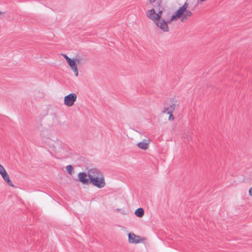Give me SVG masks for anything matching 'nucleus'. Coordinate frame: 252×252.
Returning <instances> with one entry per match:
<instances>
[{
    "instance_id": "f8f14e48",
    "label": "nucleus",
    "mask_w": 252,
    "mask_h": 252,
    "mask_svg": "<svg viewBox=\"0 0 252 252\" xmlns=\"http://www.w3.org/2000/svg\"><path fill=\"white\" fill-rule=\"evenodd\" d=\"M68 64L70 66V67L72 68H74L77 66V65L76 64L75 61H74L73 60L70 59L68 62Z\"/></svg>"
},
{
    "instance_id": "2eb2a0df",
    "label": "nucleus",
    "mask_w": 252,
    "mask_h": 252,
    "mask_svg": "<svg viewBox=\"0 0 252 252\" xmlns=\"http://www.w3.org/2000/svg\"><path fill=\"white\" fill-rule=\"evenodd\" d=\"M73 60L74 61H75L76 64L77 63H78V64L80 63H81L82 60L79 57V58H75L74 59H73Z\"/></svg>"
},
{
    "instance_id": "20e7f679",
    "label": "nucleus",
    "mask_w": 252,
    "mask_h": 252,
    "mask_svg": "<svg viewBox=\"0 0 252 252\" xmlns=\"http://www.w3.org/2000/svg\"><path fill=\"white\" fill-rule=\"evenodd\" d=\"M88 175L90 181L92 179L104 177L103 174L99 170L94 168L88 170Z\"/></svg>"
},
{
    "instance_id": "6ab92c4d",
    "label": "nucleus",
    "mask_w": 252,
    "mask_h": 252,
    "mask_svg": "<svg viewBox=\"0 0 252 252\" xmlns=\"http://www.w3.org/2000/svg\"><path fill=\"white\" fill-rule=\"evenodd\" d=\"M249 193L250 195L252 196V187L250 188Z\"/></svg>"
},
{
    "instance_id": "f257e3e1",
    "label": "nucleus",
    "mask_w": 252,
    "mask_h": 252,
    "mask_svg": "<svg viewBox=\"0 0 252 252\" xmlns=\"http://www.w3.org/2000/svg\"><path fill=\"white\" fill-rule=\"evenodd\" d=\"M154 8L149 10L147 12V16L152 20L156 26L164 32L169 31L167 24L170 23L167 19L164 16L162 17L164 11V7L161 4V0H157L156 3L153 5Z\"/></svg>"
},
{
    "instance_id": "7ed1b4c3",
    "label": "nucleus",
    "mask_w": 252,
    "mask_h": 252,
    "mask_svg": "<svg viewBox=\"0 0 252 252\" xmlns=\"http://www.w3.org/2000/svg\"><path fill=\"white\" fill-rule=\"evenodd\" d=\"M178 105L177 100L172 98L167 100L164 104V107L162 111L163 113H173L177 106Z\"/></svg>"
},
{
    "instance_id": "5701e85b",
    "label": "nucleus",
    "mask_w": 252,
    "mask_h": 252,
    "mask_svg": "<svg viewBox=\"0 0 252 252\" xmlns=\"http://www.w3.org/2000/svg\"><path fill=\"white\" fill-rule=\"evenodd\" d=\"M1 13V12L0 11V14Z\"/></svg>"
},
{
    "instance_id": "423d86ee",
    "label": "nucleus",
    "mask_w": 252,
    "mask_h": 252,
    "mask_svg": "<svg viewBox=\"0 0 252 252\" xmlns=\"http://www.w3.org/2000/svg\"><path fill=\"white\" fill-rule=\"evenodd\" d=\"M90 182L94 186L101 189L105 186L104 177L92 179Z\"/></svg>"
},
{
    "instance_id": "f3484780",
    "label": "nucleus",
    "mask_w": 252,
    "mask_h": 252,
    "mask_svg": "<svg viewBox=\"0 0 252 252\" xmlns=\"http://www.w3.org/2000/svg\"><path fill=\"white\" fill-rule=\"evenodd\" d=\"M6 171L3 166L0 164V174Z\"/></svg>"
},
{
    "instance_id": "1a4fd4ad",
    "label": "nucleus",
    "mask_w": 252,
    "mask_h": 252,
    "mask_svg": "<svg viewBox=\"0 0 252 252\" xmlns=\"http://www.w3.org/2000/svg\"><path fill=\"white\" fill-rule=\"evenodd\" d=\"M150 141V139L149 138H147L143 142L138 143L137 146L139 148L146 150L149 148V145Z\"/></svg>"
},
{
    "instance_id": "dca6fc26",
    "label": "nucleus",
    "mask_w": 252,
    "mask_h": 252,
    "mask_svg": "<svg viewBox=\"0 0 252 252\" xmlns=\"http://www.w3.org/2000/svg\"><path fill=\"white\" fill-rule=\"evenodd\" d=\"M72 69L73 71V72H74L75 76H77L78 75V69H77V66L74 68H72Z\"/></svg>"
},
{
    "instance_id": "9b49d317",
    "label": "nucleus",
    "mask_w": 252,
    "mask_h": 252,
    "mask_svg": "<svg viewBox=\"0 0 252 252\" xmlns=\"http://www.w3.org/2000/svg\"><path fill=\"white\" fill-rule=\"evenodd\" d=\"M135 215L139 218H142L144 215V211L143 208H139L135 211Z\"/></svg>"
},
{
    "instance_id": "412c9836",
    "label": "nucleus",
    "mask_w": 252,
    "mask_h": 252,
    "mask_svg": "<svg viewBox=\"0 0 252 252\" xmlns=\"http://www.w3.org/2000/svg\"><path fill=\"white\" fill-rule=\"evenodd\" d=\"M151 3H153L156 1V0H149Z\"/></svg>"
},
{
    "instance_id": "0eeeda50",
    "label": "nucleus",
    "mask_w": 252,
    "mask_h": 252,
    "mask_svg": "<svg viewBox=\"0 0 252 252\" xmlns=\"http://www.w3.org/2000/svg\"><path fill=\"white\" fill-rule=\"evenodd\" d=\"M88 173L80 172L78 174V180L84 185H88L90 180L87 178Z\"/></svg>"
},
{
    "instance_id": "f03ea898",
    "label": "nucleus",
    "mask_w": 252,
    "mask_h": 252,
    "mask_svg": "<svg viewBox=\"0 0 252 252\" xmlns=\"http://www.w3.org/2000/svg\"><path fill=\"white\" fill-rule=\"evenodd\" d=\"M189 7L188 3L186 2L184 3V4L180 7L176 12L175 14L172 15L169 20L168 21L169 22H171L172 21L174 20L177 18H180L182 15L181 21L183 22L185 19H188L189 17L191 16L192 15V13L189 11L187 10V8Z\"/></svg>"
},
{
    "instance_id": "4be33fe9",
    "label": "nucleus",
    "mask_w": 252,
    "mask_h": 252,
    "mask_svg": "<svg viewBox=\"0 0 252 252\" xmlns=\"http://www.w3.org/2000/svg\"><path fill=\"white\" fill-rule=\"evenodd\" d=\"M39 125H40V126H42V124H40Z\"/></svg>"
},
{
    "instance_id": "ddd939ff",
    "label": "nucleus",
    "mask_w": 252,
    "mask_h": 252,
    "mask_svg": "<svg viewBox=\"0 0 252 252\" xmlns=\"http://www.w3.org/2000/svg\"><path fill=\"white\" fill-rule=\"evenodd\" d=\"M66 169L67 172L70 175L72 174V173L73 172V168L71 165H68L66 167Z\"/></svg>"
},
{
    "instance_id": "9d476101",
    "label": "nucleus",
    "mask_w": 252,
    "mask_h": 252,
    "mask_svg": "<svg viewBox=\"0 0 252 252\" xmlns=\"http://www.w3.org/2000/svg\"><path fill=\"white\" fill-rule=\"evenodd\" d=\"M0 174L1 175L3 179L7 183L9 186L11 187H14L12 182L10 180L9 176L6 171L1 173Z\"/></svg>"
},
{
    "instance_id": "39448f33",
    "label": "nucleus",
    "mask_w": 252,
    "mask_h": 252,
    "mask_svg": "<svg viewBox=\"0 0 252 252\" xmlns=\"http://www.w3.org/2000/svg\"><path fill=\"white\" fill-rule=\"evenodd\" d=\"M77 95L74 93H71L65 96L64 98V104L68 107L73 106L77 99Z\"/></svg>"
},
{
    "instance_id": "4468645a",
    "label": "nucleus",
    "mask_w": 252,
    "mask_h": 252,
    "mask_svg": "<svg viewBox=\"0 0 252 252\" xmlns=\"http://www.w3.org/2000/svg\"><path fill=\"white\" fill-rule=\"evenodd\" d=\"M167 114H169V118H168V120L169 121H173L174 120V116L172 114V113H166Z\"/></svg>"
},
{
    "instance_id": "6e6552de",
    "label": "nucleus",
    "mask_w": 252,
    "mask_h": 252,
    "mask_svg": "<svg viewBox=\"0 0 252 252\" xmlns=\"http://www.w3.org/2000/svg\"><path fill=\"white\" fill-rule=\"evenodd\" d=\"M128 242L130 243H139L142 241L140 239V237L135 235L133 233H129L128 234Z\"/></svg>"
},
{
    "instance_id": "aec40b11",
    "label": "nucleus",
    "mask_w": 252,
    "mask_h": 252,
    "mask_svg": "<svg viewBox=\"0 0 252 252\" xmlns=\"http://www.w3.org/2000/svg\"><path fill=\"white\" fill-rule=\"evenodd\" d=\"M50 148H52L53 151H54L55 152H56L55 146H53L52 147H51Z\"/></svg>"
},
{
    "instance_id": "a211bd4d",
    "label": "nucleus",
    "mask_w": 252,
    "mask_h": 252,
    "mask_svg": "<svg viewBox=\"0 0 252 252\" xmlns=\"http://www.w3.org/2000/svg\"><path fill=\"white\" fill-rule=\"evenodd\" d=\"M63 57L65 59L67 62H68L71 59L65 54H63Z\"/></svg>"
}]
</instances>
